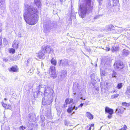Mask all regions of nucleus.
Segmentation results:
<instances>
[{
  "mask_svg": "<svg viewBox=\"0 0 130 130\" xmlns=\"http://www.w3.org/2000/svg\"><path fill=\"white\" fill-rule=\"evenodd\" d=\"M80 99L82 100H85V98H83V97H80Z\"/></svg>",
  "mask_w": 130,
  "mask_h": 130,
  "instance_id": "864d4df0",
  "label": "nucleus"
},
{
  "mask_svg": "<svg viewBox=\"0 0 130 130\" xmlns=\"http://www.w3.org/2000/svg\"><path fill=\"white\" fill-rule=\"evenodd\" d=\"M97 1H98L99 4V7H100V6L102 4V0H97Z\"/></svg>",
  "mask_w": 130,
  "mask_h": 130,
  "instance_id": "e433bc0d",
  "label": "nucleus"
},
{
  "mask_svg": "<svg viewBox=\"0 0 130 130\" xmlns=\"http://www.w3.org/2000/svg\"><path fill=\"white\" fill-rule=\"evenodd\" d=\"M119 95V94H114L113 95H112L111 97L112 98H117Z\"/></svg>",
  "mask_w": 130,
  "mask_h": 130,
  "instance_id": "473e14b6",
  "label": "nucleus"
},
{
  "mask_svg": "<svg viewBox=\"0 0 130 130\" xmlns=\"http://www.w3.org/2000/svg\"><path fill=\"white\" fill-rule=\"evenodd\" d=\"M51 61V63L54 66H56V65L57 61L54 58H52Z\"/></svg>",
  "mask_w": 130,
  "mask_h": 130,
  "instance_id": "393cba45",
  "label": "nucleus"
},
{
  "mask_svg": "<svg viewBox=\"0 0 130 130\" xmlns=\"http://www.w3.org/2000/svg\"><path fill=\"white\" fill-rule=\"evenodd\" d=\"M78 108V107H75V108H74V109H75V110H77V109Z\"/></svg>",
  "mask_w": 130,
  "mask_h": 130,
  "instance_id": "6e6d98bb",
  "label": "nucleus"
},
{
  "mask_svg": "<svg viewBox=\"0 0 130 130\" xmlns=\"http://www.w3.org/2000/svg\"><path fill=\"white\" fill-rule=\"evenodd\" d=\"M26 127L24 126L23 127V126H21L19 128L20 130H23L25 129Z\"/></svg>",
  "mask_w": 130,
  "mask_h": 130,
  "instance_id": "ea45409f",
  "label": "nucleus"
},
{
  "mask_svg": "<svg viewBox=\"0 0 130 130\" xmlns=\"http://www.w3.org/2000/svg\"><path fill=\"white\" fill-rule=\"evenodd\" d=\"M119 48L118 47H117L115 46L112 47V51H118Z\"/></svg>",
  "mask_w": 130,
  "mask_h": 130,
  "instance_id": "c756f323",
  "label": "nucleus"
},
{
  "mask_svg": "<svg viewBox=\"0 0 130 130\" xmlns=\"http://www.w3.org/2000/svg\"><path fill=\"white\" fill-rule=\"evenodd\" d=\"M122 105H123V106H126L127 105V104L126 103H125V102H124V103H122Z\"/></svg>",
  "mask_w": 130,
  "mask_h": 130,
  "instance_id": "09e8293b",
  "label": "nucleus"
},
{
  "mask_svg": "<svg viewBox=\"0 0 130 130\" xmlns=\"http://www.w3.org/2000/svg\"><path fill=\"white\" fill-rule=\"evenodd\" d=\"M41 0H34V3L36 6H37L38 8L41 7Z\"/></svg>",
  "mask_w": 130,
  "mask_h": 130,
  "instance_id": "2eb2a0df",
  "label": "nucleus"
},
{
  "mask_svg": "<svg viewBox=\"0 0 130 130\" xmlns=\"http://www.w3.org/2000/svg\"><path fill=\"white\" fill-rule=\"evenodd\" d=\"M98 88H96V90H98Z\"/></svg>",
  "mask_w": 130,
  "mask_h": 130,
  "instance_id": "69168bd1",
  "label": "nucleus"
},
{
  "mask_svg": "<svg viewBox=\"0 0 130 130\" xmlns=\"http://www.w3.org/2000/svg\"><path fill=\"white\" fill-rule=\"evenodd\" d=\"M8 59L7 58L3 59V61L5 62H7L8 61Z\"/></svg>",
  "mask_w": 130,
  "mask_h": 130,
  "instance_id": "3c124183",
  "label": "nucleus"
},
{
  "mask_svg": "<svg viewBox=\"0 0 130 130\" xmlns=\"http://www.w3.org/2000/svg\"><path fill=\"white\" fill-rule=\"evenodd\" d=\"M4 130H10L9 128L8 127H6L4 128Z\"/></svg>",
  "mask_w": 130,
  "mask_h": 130,
  "instance_id": "c03bdc74",
  "label": "nucleus"
},
{
  "mask_svg": "<svg viewBox=\"0 0 130 130\" xmlns=\"http://www.w3.org/2000/svg\"><path fill=\"white\" fill-rule=\"evenodd\" d=\"M115 92V91H111V93H114Z\"/></svg>",
  "mask_w": 130,
  "mask_h": 130,
  "instance_id": "0e129e2a",
  "label": "nucleus"
},
{
  "mask_svg": "<svg viewBox=\"0 0 130 130\" xmlns=\"http://www.w3.org/2000/svg\"><path fill=\"white\" fill-rule=\"evenodd\" d=\"M108 83H107V82L106 83V84L107 85H108Z\"/></svg>",
  "mask_w": 130,
  "mask_h": 130,
  "instance_id": "774afa93",
  "label": "nucleus"
},
{
  "mask_svg": "<svg viewBox=\"0 0 130 130\" xmlns=\"http://www.w3.org/2000/svg\"><path fill=\"white\" fill-rule=\"evenodd\" d=\"M74 108H75V106L73 107H70L69 108H68L67 109V112L69 113H70L72 111L73 109H74Z\"/></svg>",
  "mask_w": 130,
  "mask_h": 130,
  "instance_id": "a878e982",
  "label": "nucleus"
},
{
  "mask_svg": "<svg viewBox=\"0 0 130 130\" xmlns=\"http://www.w3.org/2000/svg\"><path fill=\"white\" fill-rule=\"evenodd\" d=\"M83 105V103H81L78 106V107H82Z\"/></svg>",
  "mask_w": 130,
  "mask_h": 130,
  "instance_id": "8fccbe9b",
  "label": "nucleus"
},
{
  "mask_svg": "<svg viewBox=\"0 0 130 130\" xmlns=\"http://www.w3.org/2000/svg\"><path fill=\"white\" fill-rule=\"evenodd\" d=\"M123 86V83H119L117 85V88L118 89H121L122 86Z\"/></svg>",
  "mask_w": 130,
  "mask_h": 130,
  "instance_id": "cd10ccee",
  "label": "nucleus"
},
{
  "mask_svg": "<svg viewBox=\"0 0 130 130\" xmlns=\"http://www.w3.org/2000/svg\"><path fill=\"white\" fill-rule=\"evenodd\" d=\"M40 117L42 119V122L44 121V117L43 116H40Z\"/></svg>",
  "mask_w": 130,
  "mask_h": 130,
  "instance_id": "37998d69",
  "label": "nucleus"
},
{
  "mask_svg": "<svg viewBox=\"0 0 130 130\" xmlns=\"http://www.w3.org/2000/svg\"><path fill=\"white\" fill-rule=\"evenodd\" d=\"M129 54V51L126 49L123 50L121 55L123 57H126Z\"/></svg>",
  "mask_w": 130,
  "mask_h": 130,
  "instance_id": "a211bd4d",
  "label": "nucleus"
},
{
  "mask_svg": "<svg viewBox=\"0 0 130 130\" xmlns=\"http://www.w3.org/2000/svg\"><path fill=\"white\" fill-rule=\"evenodd\" d=\"M48 86L45 85H39L37 88V90H39L41 92V93H43V92H44Z\"/></svg>",
  "mask_w": 130,
  "mask_h": 130,
  "instance_id": "9d476101",
  "label": "nucleus"
},
{
  "mask_svg": "<svg viewBox=\"0 0 130 130\" xmlns=\"http://www.w3.org/2000/svg\"><path fill=\"white\" fill-rule=\"evenodd\" d=\"M114 64L115 68L118 70L123 69L124 67L123 62L120 60H118Z\"/></svg>",
  "mask_w": 130,
  "mask_h": 130,
  "instance_id": "423d86ee",
  "label": "nucleus"
},
{
  "mask_svg": "<svg viewBox=\"0 0 130 130\" xmlns=\"http://www.w3.org/2000/svg\"><path fill=\"white\" fill-rule=\"evenodd\" d=\"M30 61V59H28V60H27V63H29Z\"/></svg>",
  "mask_w": 130,
  "mask_h": 130,
  "instance_id": "5fc2aeb1",
  "label": "nucleus"
},
{
  "mask_svg": "<svg viewBox=\"0 0 130 130\" xmlns=\"http://www.w3.org/2000/svg\"><path fill=\"white\" fill-rule=\"evenodd\" d=\"M53 27V24L50 21L44 22V31L45 33L48 32Z\"/></svg>",
  "mask_w": 130,
  "mask_h": 130,
  "instance_id": "39448f33",
  "label": "nucleus"
},
{
  "mask_svg": "<svg viewBox=\"0 0 130 130\" xmlns=\"http://www.w3.org/2000/svg\"><path fill=\"white\" fill-rule=\"evenodd\" d=\"M48 51L49 53H51L53 52V50L50 46L44 45L42 46L41 51L38 53L37 57L40 59H44L45 55Z\"/></svg>",
  "mask_w": 130,
  "mask_h": 130,
  "instance_id": "7ed1b4c3",
  "label": "nucleus"
},
{
  "mask_svg": "<svg viewBox=\"0 0 130 130\" xmlns=\"http://www.w3.org/2000/svg\"><path fill=\"white\" fill-rule=\"evenodd\" d=\"M62 60H60L58 62V63L59 64V66H61V64H62Z\"/></svg>",
  "mask_w": 130,
  "mask_h": 130,
  "instance_id": "49530a36",
  "label": "nucleus"
},
{
  "mask_svg": "<svg viewBox=\"0 0 130 130\" xmlns=\"http://www.w3.org/2000/svg\"><path fill=\"white\" fill-rule=\"evenodd\" d=\"M119 0H112L109 1L108 5L112 7L113 6L118 5H119Z\"/></svg>",
  "mask_w": 130,
  "mask_h": 130,
  "instance_id": "1a4fd4ad",
  "label": "nucleus"
},
{
  "mask_svg": "<svg viewBox=\"0 0 130 130\" xmlns=\"http://www.w3.org/2000/svg\"><path fill=\"white\" fill-rule=\"evenodd\" d=\"M2 31V28L0 26V32H1Z\"/></svg>",
  "mask_w": 130,
  "mask_h": 130,
  "instance_id": "13d9d810",
  "label": "nucleus"
},
{
  "mask_svg": "<svg viewBox=\"0 0 130 130\" xmlns=\"http://www.w3.org/2000/svg\"><path fill=\"white\" fill-rule=\"evenodd\" d=\"M73 101V99H72L67 98L65 101V103H66V105L65 104L63 105L64 107H67L66 105L67 104H69L72 102Z\"/></svg>",
  "mask_w": 130,
  "mask_h": 130,
  "instance_id": "dca6fc26",
  "label": "nucleus"
},
{
  "mask_svg": "<svg viewBox=\"0 0 130 130\" xmlns=\"http://www.w3.org/2000/svg\"><path fill=\"white\" fill-rule=\"evenodd\" d=\"M50 109H49V110L47 111H46L45 113V115L47 117V119L48 120H50L52 118V116L51 113L50 107Z\"/></svg>",
  "mask_w": 130,
  "mask_h": 130,
  "instance_id": "f8f14e48",
  "label": "nucleus"
},
{
  "mask_svg": "<svg viewBox=\"0 0 130 130\" xmlns=\"http://www.w3.org/2000/svg\"><path fill=\"white\" fill-rule=\"evenodd\" d=\"M86 115L87 117L90 119H92L93 118V115L90 112H87L86 113Z\"/></svg>",
  "mask_w": 130,
  "mask_h": 130,
  "instance_id": "412c9836",
  "label": "nucleus"
},
{
  "mask_svg": "<svg viewBox=\"0 0 130 130\" xmlns=\"http://www.w3.org/2000/svg\"><path fill=\"white\" fill-rule=\"evenodd\" d=\"M77 84H75L73 85V93L74 95H76V93L75 92L78 90V88L77 86Z\"/></svg>",
  "mask_w": 130,
  "mask_h": 130,
  "instance_id": "f3484780",
  "label": "nucleus"
},
{
  "mask_svg": "<svg viewBox=\"0 0 130 130\" xmlns=\"http://www.w3.org/2000/svg\"><path fill=\"white\" fill-rule=\"evenodd\" d=\"M79 16L83 18L86 14L92 11L93 9V5L91 4V0H79Z\"/></svg>",
  "mask_w": 130,
  "mask_h": 130,
  "instance_id": "f03ea898",
  "label": "nucleus"
},
{
  "mask_svg": "<svg viewBox=\"0 0 130 130\" xmlns=\"http://www.w3.org/2000/svg\"><path fill=\"white\" fill-rule=\"evenodd\" d=\"M94 126V124H91V126L90 127H91V126Z\"/></svg>",
  "mask_w": 130,
  "mask_h": 130,
  "instance_id": "052dcab7",
  "label": "nucleus"
},
{
  "mask_svg": "<svg viewBox=\"0 0 130 130\" xmlns=\"http://www.w3.org/2000/svg\"><path fill=\"white\" fill-rule=\"evenodd\" d=\"M110 31L113 30L115 29V27L112 25H110Z\"/></svg>",
  "mask_w": 130,
  "mask_h": 130,
  "instance_id": "58836bf2",
  "label": "nucleus"
},
{
  "mask_svg": "<svg viewBox=\"0 0 130 130\" xmlns=\"http://www.w3.org/2000/svg\"><path fill=\"white\" fill-rule=\"evenodd\" d=\"M127 128V126L125 125H124L123 127L119 130H126V129Z\"/></svg>",
  "mask_w": 130,
  "mask_h": 130,
  "instance_id": "f704fd0d",
  "label": "nucleus"
},
{
  "mask_svg": "<svg viewBox=\"0 0 130 130\" xmlns=\"http://www.w3.org/2000/svg\"><path fill=\"white\" fill-rule=\"evenodd\" d=\"M4 3V0H0V7H3Z\"/></svg>",
  "mask_w": 130,
  "mask_h": 130,
  "instance_id": "c85d7f7f",
  "label": "nucleus"
},
{
  "mask_svg": "<svg viewBox=\"0 0 130 130\" xmlns=\"http://www.w3.org/2000/svg\"><path fill=\"white\" fill-rule=\"evenodd\" d=\"M87 50L89 52H90L91 51L90 50V48H87Z\"/></svg>",
  "mask_w": 130,
  "mask_h": 130,
  "instance_id": "4d7b16f0",
  "label": "nucleus"
},
{
  "mask_svg": "<svg viewBox=\"0 0 130 130\" xmlns=\"http://www.w3.org/2000/svg\"><path fill=\"white\" fill-rule=\"evenodd\" d=\"M64 124L66 125H68V122L67 120H65L64 121Z\"/></svg>",
  "mask_w": 130,
  "mask_h": 130,
  "instance_id": "a18cd8bd",
  "label": "nucleus"
},
{
  "mask_svg": "<svg viewBox=\"0 0 130 130\" xmlns=\"http://www.w3.org/2000/svg\"><path fill=\"white\" fill-rule=\"evenodd\" d=\"M106 73L104 71H102L101 72V76L102 77H103L105 75Z\"/></svg>",
  "mask_w": 130,
  "mask_h": 130,
  "instance_id": "2f4dec72",
  "label": "nucleus"
},
{
  "mask_svg": "<svg viewBox=\"0 0 130 130\" xmlns=\"http://www.w3.org/2000/svg\"><path fill=\"white\" fill-rule=\"evenodd\" d=\"M67 72L66 71H62L61 74L60 76L62 79H63L67 75Z\"/></svg>",
  "mask_w": 130,
  "mask_h": 130,
  "instance_id": "aec40b11",
  "label": "nucleus"
},
{
  "mask_svg": "<svg viewBox=\"0 0 130 130\" xmlns=\"http://www.w3.org/2000/svg\"><path fill=\"white\" fill-rule=\"evenodd\" d=\"M118 75V74L115 71H112V77H117Z\"/></svg>",
  "mask_w": 130,
  "mask_h": 130,
  "instance_id": "bb28decb",
  "label": "nucleus"
},
{
  "mask_svg": "<svg viewBox=\"0 0 130 130\" xmlns=\"http://www.w3.org/2000/svg\"><path fill=\"white\" fill-rule=\"evenodd\" d=\"M52 99L51 102L49 103L48 101L49 100L50 97L44 96L42 99V104L43 105H49V107L50 108V107L51 106L50 105V104L52 102Z\"/></svg>",
  "mask_w": 130,
  "mask_h": 130,
  "instance_id": "0eeeda50",
  "label": "nucleus"
},
{
  "mask_svg": "<svg viewBox=\"0 0 130 130\" xmlns=\"http://www.w3.org/2000/svg\"><path fill=\"white\" fill-rule=\"evenodd\" d=\"M36 93L37 94V96L39 94H41V95H42V94H43L42 93H41V92L39 90H38V91L36 92Z\"/></svg>",
  "mask_w": 130,
  "mask_h": 130,
  "instance_id": "4c0bfd02",
  "label": "nucleus"
},
{
  "mask_svg": "<svg viewBox=\"0 0 130 130\" xmlns=\"http://www.w3.org/2000/svg\"><path fill=\"white\" fill-rule=\"evenodd\" d=\"M112 116L111 115H109L108 116V118L109 119H110L111 118Z\"/></svg>",
  "mask_w": 130,
  "mask_h": 130,
  "instance_id": "de8ad7c7",
  "label": "nucleus"
},
{
  "mask_svg": "<svg viewBox=\"0 0 130 130\" xmlns=\"http://www.w3.org/2000/svg\"><path fill=\"white\" fill-rule=\"evenodd\" d=\"M10 52L12 54H14L15 52V50L13 48H12L10 49Z\"/></svg>",
  "mask_w": 130,
  "mask_h": 130,
  "instance_id": "c9c22d12",
  "label": "nucleus"
},
{
  "mask_svg": "<svg viewBox=\"0 0 130 130\" xmlns=\"http://www.w3.org/2000/svg\"><path fill=\"white\" fill-rule=\"evenodd\" d=\"M95 74L94 73L92 74L91 75V81L93 83H95Z\"/></svg>",
  "mask_w": 130,
  "mask_h": 130,
  "instance_id": "4be33fe9",
  "label": "nucleus"
},
{
  "mask_svg": "<svg viewBox=\"0 0 130 130\" xmlns=\"http://www.w3.org/2000/svg\"><path fill=\"white\" fill-rule=\"evenodd\" d=\"M69 65L68 60L66 59H64L62 60V65L63 66H66Z\"/></svg>",
  "mask_w": 130,
  "mask_h": 130,
  "instance_id": "6ab92c4d",
  "label": "nucleus"
},
{
  "mask_svg": "<svg viewBox=\"0 0 130 130\" xmlns=\"http://www.w3.org/2000/svg\"><path fill=\"white\" fill-rule=\"evenodd\" d=\"M17 66H14V67H12L9 70H10L11 71H13L14 72H15L17 71Z\"/></svg>",
  "mask_w": 130,
  "mask_h": 130,
  "instance_id": "b1692460",
  "label": "nucleus"
},
{
  "mask_svg": "<svg viewBox=\"0 0 130 130\" xmlns=\"http://www.w3.org/2000/svg\"><path fill=\"white\" fill-rule=\"evenodd\" d=\"M91 127H89V129L87 130H91Z\"/></svg>",
  "mask_w": 130,
  "mask_h": 130,
  "instance_id": "680f3d73",
  "label": "nucleus"
},
{
  "mask_svg": "<svg viewBox=\"0 0 130 130\" xmlns=\"http://www.w3.org/2000/svg\"><path fill=\"white\" fill-rule=\"evenodd\" d=\"M125 110V108L121 106L119 107L116 109L115 112L116 113L119 115L123 113Z\"/></svg>",
  "mask_w": 130,
  "mask_h": 130,
  "instance_id": "9b49d317",
  "label": "nucleus"
},
{
  "mask_svg": "<svg viewBox=\"0 0 130 130\" xmlns=\"http://www.w3.org/2000/svg\"><path fill=\"white\" fill-rule=\"evenodd\" d=\"M125 94L128 97L130 98V88H127V90L125 93Z\"/></svg>",
  "mask_w": 130,
  "mask_h": 130,
  "instance_id": "5701e85b",
  "label": "nucleus"
},
{
  "mask_svg": "<svg viewBox=\"0 0 130 130\" xmlns=\"http://www.w3.org/2000/svg\"><path fill=\"white\" fill-rule=\"evenodd\" d=\"M105 111L106 112L108 113L110 115H112L113 114V109L107 107L105 108Z\"/></svg>",
  "mask_w": 130,
  "mask_h": 130,
  "instance_id": "ddd939ff",
  "label": "nucleus"
},
{
  "mask_svg": "<svg viewBox=\"0 0 130 130\" xmlns=\"http://www.w3.org/2000/svg\"><path fill=\"white\" fill-rule=\"evenodd\" d=\"M105 30L107 31H110V25L107 26L106 27Z\"/></svg>",
  "mask_w": 130,
  "mask_h": 130,
  "instance_id": "72a5a7b5",
  "label": "nucleus"
},
{
  "mask_svg": "<svg viewBox=\"0 0 130 130\" xmlns=\"http://www.w3.org/2000/svg\"><path fill=\"white\" fill-rule=\"evenodd\" d=\"M19 42L16 40H14L12 44V47L16 49H17L18 48Z\"/></svg>",
  "mask_w": 130,
  "mask_h": 130,
  "instance_id": "4468645a",
  "label": "nucleus"
},
{
  "mask_svg": "<svg viewBox=\"0 0 130 130\" xmlns=\"http://www.w3.org/2000/svg\"><path fill=\"white\" fill-rule=\"evenodd\" d=\"M2 105L3 106L5 107L6 108V107L7 106V104H5L3 102H2Z\"/></svg>",
  "mask_w": 130,
  "mask_h": 130,
  "instance_id": "a19ab883",
  "label": "nucleus"
},
{
  "mask_svg": "<svg viewBox=\"0 0 130 130\" xmlns=\"http://www.w3.org/2000/svg\"><path fill=\"white\" fill-rule=\"evenodd\" d=\"M110 50V49L109 48H107V49H106V50H107L108 51H109Z\"/></svg>",
  "mask_w": 130,
  "mask_h": 130,
  "instance_id": "bf43d9fd",
  "label": "nucleus"
},
{
  "mask_svg": "<svg viewBox=\"0 0 130 130\" xmlns=\"http://www.w3.org/2000/svg\"><path fill=\"white\" fill-rule=\"evenodd\" d=\"M2 44V42L1 40H0V47H1Z\"/></svg>",
  "mask_w": 130,
  "mask_h": 130,
  "instance_id": "603ef678",
  "label": "nucleus"
},
{
  "mask_svg": "<svg viewBox=\"0 0 130 130\" xmlns=\"http://www.w3.org/2000/svg\"><path fill=\"white\" fill-rule=\"evenodd\" d=\"M54 91L53 89L51 88L50 87L48 86L46 88L44 92V96L50 97L49 100L48 101L49 103L51 102L52 99L53 97V94Z\"/></svg>",
  "mask_w": 130,
  "mask_h": 130,
  "instance_id": "20e7f679",
  "label": "nucleus"
},
{
  "mask_svg": "<svg viewBox=\"0 0 130 130\" xmlns=\"http://www.w3.org/2000/svg\"><path fill=\"white\" fill-rule=\"evenodd\" d=\"M24 7L25 11L23 16L25 21L29 24L35 25L38 21L37 17L38 13V10L27 4H25Z\"/></svg>",
  "mask_w": 130,
  "mask_h": 130,
  "instance_id": "f257e3e1",
  "label": "nucleus"
},
{
  "mask_svg": "<svg viewBox=\"0 0 130 130\" xmlns=\"http://www.w3.org/2000/svg\"><path fill=\"white\" fill-rule=\"evenodd\" d=\"M12 108L11 107L10 105H8L7 106V109H11Z\"/></svg>",
  "mask_w": 130,
  "mask_h": 130,
  "instance_id": "79ce46f5",
  "label": "nucleus"
},
{
  "mask_svg": "<svg viewBox=\"0 0 130 130\" xmlns=\"http://www.w3.org/2000/svg\"><path fill=\"white\" fill-rule=\"evenodd\" d=\"M50 70L49 72L50 74L52 75V76L54 77H56L57 75L55 71V66H51L50 67Z\"/></svg>",
  "mask_w": 130,
  "mask_h": 130,
  "instance_id": "6e6552de",
  "label": "nucleus"
},
{
  "mask_svg": "<svg viewBox=\"0 0 130 130\" xmlns=\"http://www.w3.org/2000/svg\"><path fill=\"white\" fill-rule=\"evenodd\" d=\"M82 53H83V54H84V55H85V54H84V52H82Z\"/></svg>",
  "mask_w": 130,
  "mask_h": 130,
  "instance_id": "338daca9",
  "label": "nucleus"
},
{
  "mask_svg": "<svg viewBox=\"0 0 130 130\" xmlns=\"http://www.w3.org/2000/svg\"><path fill=\"white\" fill-rule=\"evenodd\" d=\"M3 43L5 45H7L8 44V42L7 40H6V38H4L3 39Z\"/></svg>",
  "mask_w": 130,
  "mask_h": 130,
  "instance_id": "7c9ffc66",
  "label": "nucleus"
},
{
  "mask_svg": "<svg viewBox=\"0 0 130 130\" xmlns=\"http://www.w3.org/2000/svg\"><path fill=\"white\" fill-rule=\"evenodd\" d=\"M61 2L64 1H66V0H60Z\"/></svg>",
  "mask_w": 130,
  "mask_h": 130,
  "instance_id": "e2e57ef3",
  "label": "nucleus"
}]
</instances>
